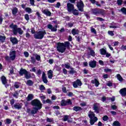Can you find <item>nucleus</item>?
Here are the masks:
<instances>
[{"label":"nucleus","mask_w":126,"mask_h":126,"mask_svg":"<svg viewBox=\"0 0 126 126\" xmlns=\"http://www.w3.org/2000/svg\"><path fill=\"white\" fill-rule=\"evenodd\" d=\"M70 47V42L69 41H65L63 42H58L57 43V51L59 53H64L65 50L67 49H69Z\"/></svg>","instance_id":"f257e3e1"},{"label":"nucleus","mask_w":126,"mask_h":126,"mask_svg":"<svg viewBox=\"0 0 126 126\" xmlns=\"http://www.w3.org/2000/svg\"><path fill=\"white\" fill-rule=\"evenodd\" d=\"M9 27L10 28H12L13 34L14 35H17V33H18L19 35H22L24 32L21 28L17 27V25H14L13 23H12L9 26Z\"/></svg>","instance_id":"f03ea898"},{"label":"nucleus","mask_w":126,"mask_h":126,"mask_svg":"<svg viewBox=\"0 0 126 126\" xmlns=\"http://www.w3.org/2000/svg\"><path fill=\"white\" fill-rule=\"evenodd\" d=\"M47 34L46 31H39V32H36L35 34H33V37L34 39L36 40H42L44 36Z\"/></svg>","instance_id":"7ed1b4c3"},{"label":"nucleus","mask_w":126,"mask_h":126,"mask_svg":"<svg viewBox=\"0 0 126 126\" xmlns=\"http://www.w3.org/2000/svg\"><path fill=\"white\" fill-rule=\"evenodd\" d=\"M31 104L32 106L35 107L34 108H36L38 110H41L42 109V106H43V104H42L40 100L38 99L32 100L31 101Z\"/></svg>","instance_id":"20e7f679"},{"label":"nucleus","mask_w":126,"mask_h":126,"mask_svg":"<svg viewBox=\"0 0 126 126\" xmlns=\"http://www.w3.org/2000/svg\"><path fill=\"white\" fill-rule=\"evenodd\" d=\"M92 12L94 15H96L97 16L98 14H100V15L104 16L105 15V10L98 8H94L92 9Z\"/></svg>","instance_id":"39448f33"},{"label":"nucleus","mask_w":126,"mask_h":126,"mask_svg":"<svg viewBox=\"0 0 126 126\" xmlns=\"http://www.w3.org/2000/svg\"><path fill=\"white\" fill-rule=\"evenodd\" d=\"M9 56L10 57L6 56L5 57V61L7 62H9L10 60L11 61H14V60H15L16 58V51L14 50L10 52Z\"/></svg>","instance_id":"423d86ee"},{"label":"nucleus","mask_w":126,"mask_h":126,"mask_svg":"<svg viewBox=\"0 0 126 126\" xmlns=\"http://www.w3.org/2000/svg\"><path fill=\"white\" fill-rule=\"evenodd\" d=\"M72 102L70 99H67L66 100L62 99L61 101V105L62 107H65V106H71Z\"/></svg>","instance_id":"0eeeda50"},{"label":"nucleus","mask_w":126,"mask_h":126,"mask_svg":"<svg viewBox=\"0 0 126 126\" xmlns=\"http://www.w3.org/2000/svg\"><path fill=\"white\" fill-rule=\"evenodd\" d=\"M77 7L79 11L83 12V8H84V3L82 0H80L79 2H77Z\"/></svg>","instance_id":"6e6552de"},{"label":"nucleus","mask_w":126,"mask_h":126,"mask_svg":"<svg viewBox=\"0 0 126 126\" xmlns=\"http://www.w3.org/2000/svg\"><path fill=\"white\" fill-rule=\"evenodd\" d=\"M1 81L2 82V84L4 85L5 88L9 87V84H7V80L6 79V77H5V76H2L1 77Z\"/></svg>","instance_id":"1a4fd4ad"},{"label":"nucleus","mask_w":126,"mask_h":126,"mask_svg":"<svg viewBox=\"0 0 126 126\" xmlns=\"http://www.w3.org/2000/svg\"><path fill=\"white\" fill-rule=\"evenodd\" d=\"M48 29H50L51 32H57L58 31V25H55L54 27L51 24L47 25Z\"/></svg>","instance_id":"9d476101"},{"label":"nucleus","mask_w":126,"mask_h":126,"mask_svg":"<svg viewBox=\"0 0 126 126\" xmlns=\"http://www.w3.org/2000/svg\"><path fill=\"white\" fill-rule=\"evenodd\" d=\"M81 85H82V82L80 79H77L73 83L74 88H77L78 86H81Z\"/></svg>","instance_id":"9b49d317"},{"label":"nucleus","mask_w":126,"mask_h":126,"mask_svg":"<svg viewBox=\"0 0 126 126\" xmlns=\"http://www.w3.org/2000/svg\"><path fill=\"white\" fill-rule=\"evenodd\" d=\"M74 9V5L71 3H67V10L68 12H71Z\"/></svg>","instance_id":"f8f14e48"},{"label":"nucleus","mask_w":126,"mask_h":126,"mask_svg":"<svg viewBox=\"0 0 126 126\" xmlns=\"http://www.w3.org/2000/svg\"><path fill=\"white\" fill-rule=\"evenodd\" d=\"M88 50L90 51V52L88 53V56H91L92 57H95V51H94V50L92 49L90 47H88Z\"/></svg>","instance_id":"ddd939ff"},{"label":"nucleus","mask_w":126,"mask_h":126,"mask_svg":"<svg viewBox=\"0 0 126 126\" xmlns=\"http://www.w3.org/2000/svg\"><path fill=\"white\" fill-rule=\"evenodd\" d=\"M89 65L92 68H95L96 67V65H97V62L95 61H91L89 63Z\"/></svg>","instance_id":"4468645a"},{"label":"nucleus","mask_w":126,"mask_h":126,"mask_svg":"<svg viewBox=\"0 0 126 126\" xmlns=\"http://www.w3.org/2000/svg\"><path fill=\"white\" fill-rule=\"evenodd\" d=\"M42 13L43 14H45V15H46V16H52V13L49 9H45L42 11Z\"/></svg>","instance_id":"2eb2a0df"},{"label":"nucleus","mask_w":126,"mask_h":126,"mask_svg":"<svg viewBox=\"0 0 126 126\" xmlns=\"http://www.w3.org/2000/svg\"><path fill=\"white\" fill-rule=\"evenodd\" d=\"M93 109L94 111V113H96V114H99V113H100V108L98 105H97L96 103L94 104Z\"/></svg>","instance_id":"dca6fc26"},{"label":"nucleus","mask_w":126,"mask_h":126,"mask_svg":"<svg viewBox=\"0 0 126 126\" xmlns=\"http://www.w3.org/2000/svg\"><path fill=\"white\" fill-rule=\"evenodd\" d=\"M119 93L121 94L122 97H126V88H124L121 89L119 91Z\"/></svg>","instance_id":"f3484780"},{"label":"nucleus","mask_w":126,"mask_h":126,"mask_svg":"<svg viewBox=\"0 0 126 126\" xmlns=\"http://www.w3.org/2000/svg\"><path fill=\"white\" fill-rule=\"evenodd\" d=\"M42 79L44 83H45L46 84L48 83V80L47 79V76H46V73L45 72H42Z\"/></svg>","instance_id":"a211bd4d"},{"label":"nucleus","mask_w":126,"mask_h":126,"mask_svg":"<svg viewBox=\"0 0 126 126\" xmlns=\"http://www.w3.org/2000/svg\"><path fill=\"white\" fill-rule=\"evenodd\" d=\"M27 71V70L23 69V68H21L19 72V74H20L21 76H23V75L26 74Z\"/></svg>","instance_id":"6ab92c4d"},{"label":"nucleus","mask_w":126,"mask_h":126,"mask_svg":"<svg viewBox=\"0 0 126 126\" xmlns=\"http://www.w3.org/2000/svg\"><path fill=\"white\" fill-rule=\"evenodd\" d=\"M91 83H92V84H95L96 87H98V86L100 85V82H99V81H98L97 79H94V80H92Z\"/></svg>","instance_id":"aec40b11"},{"label":"nucleus","mask_w":126,"mask_h":126,"mask_svg":"<svg viewBox=\"0 0 126 126\" xmlns=\"http://www.w3.org/2000/svg\"><path fill=\"white\" fill-rule=\"evenodd\" d=\"M10 41L13 44V45H15L18 43V40L16 37H10Z\"/></svg>","instance_id":"412c9836"},{"label":"nucleus","mask_w":126,"mask_h":126,"mask_svg":"<svg viewBox=\"0 0 126 126\" xmlns=\"http://www.w3.org/2000/svg\"><path fill=\"white\" fill-rule=\"evenodd\" d=\"M89 118L91 119H94V118H97L95 116V114L93 111H90L89 114H88Z\"/></svg>","instance_id":"4be33fe9"},{"label":"nucleus","mask_w":126,"mask_h":126,"mask_svg":"<svg viewBox=\"0 0 126 126\" xmlns=\"http://www.w3.org/2000/svg\"><path fill=\"white\" fill-rule=\"evenodd\" d=\"M97 121H98V118L94 117L92 119H90V124L91 126H93Z\"/></svg>","instance_id":"5701e85b"},{"label":"nucleus","mask_w":126,"mask_h":126,"mask_svg":"<svg viewBox=\"0 0 126 126\" xmlns=\"http://www.w3.org/2000/svg\"><path fill=\"white\" fill-rule=\"evenodd\" d=\"M18 12V8L17 7H15L12 10V14L13 15V16H16V14H17V13Z\"/></svg>","instance_id":"b1692460"},{"label":"nucleus","mask_w":126,"mask_h":126,"mask_svg":"<svg viewBox=\"0 0 126 126\" xmlns=\"http://www.w3.org/2000/svg\"><path fill=\"white\" fill-rule=\"evenodd\" d=\"M73 110L75 111V112H79L82 111V108L79 106H75L73 107Z\"/></svg>","instance_id":"393cba45"},{"label":"nucleus","mask_w":126,"mask_h":126,"mask_svg":"<svg viewBox=\"0 0 126 126\" xmlns=\"http://www.w3.org/2000/svg\"><path fill=\"white\" fill-rule=\"evenodd\" d=\"M43 104H49V105H53V101L50 99H47L46 100H43Z\"/></svg>","instance_id":"a878e982"},{"label":"nucleus","mask_w":126,"mask_h":126,"mask_svg":"<svg viewBox=\"0 0 126 126\" xmlns=\"http://www.w3.org/2000/svg\"><path fill=\"white\" fill-rule=\"evenodd\" d=\"M53 71L52 70H49L48 72H47V75H48V78H49V79H52L53 78Z\"/></svg>","instance_id":"bb28decb"},{"label":"nucleus","mask_w":126,"mask_h":126,"mask_svg":"<svg viewBox=\"0 0 126 126\" xmlns=\"http://www.w3.org/2000/svg\"><path fill=\"white\" fill-rule=\"evenodd\" d=\"M71 33L73 36H75V35H78L79 34V31L75 29H73Z\"/></svg>","instance_id":"cd10ccee"},{"label":"nucleus","mask_w":126,"mask_h":126,"mask_svg":"<svg viewBox=\"0 0 126 126\" xmlns=\"http://www.w3.org/2000/svg\"><path fill=\"white\" fill-rule=\"evenodd\" d=\"M25 77L26 79H30L32 76H31V73L30 72L27 71L26 73L25 74Z\"/></svg>","instance_id":"c85d7f7f"},{"label":"nucleus","mask_w":126,"mask_h":126,"mask_svg":"<svg viewBox=\"0 0 126 126\" xmlns=\"http://www.w3.org/2000/svg\"><path fill=\"white\" fill-rule=\"evenodd\" d=\"M34 98V95L32 94H28V97L27 98V101L28 102H29V101H31Z\"/></svg>","instance_id":"c756f323"},{"label":"nucleus","mask_w":126,"mask_h":126,"mask_svg":"<svg viewBox=\"0 0 126 126\" xmlns=\"http://www.w3.org/2000/svg\"><path fill=\"white\" fill-rule=\"evenodd\" d=\"M70 70L68 71L69 74H71L72 75H73L74 73H76V71L74 70V68L70 67Z\"/></svg>","instance_id":"7c9ffc66"},{"label":"nucleus","mask_w":126,"mask_h":126,"mask_svg":"<svg viewBox=\"0 0 126 126\" xmlns=\"http://www.w3.org/2000/svg\"><path fill=\"white\" fill-rule=\"evenodd\" d=\"M33 110H32L31 111V114L32 115H35V114H37V113L38 112V111H39V110L40 109H38V108H33Z\"/></svg>","instance_id":"2f4dec72"},{"label":"nucleus","mask_w":126,"mask_h":126,"mask_svg":"<svg viewBox=\"0 0 126 126\" xmlns=\"http://www.w3.org/2000/svg\"><path fill=\"white\" fill-rule=\"evenodd\" d=\"M14 107L15 109H18L19 110V109L22 108V106H21L19 103H17L14 105Z\"/></svg>","instance_id":"473e14b6"},{"label":"nucleus","mask_w":126,"mask_h":126,"mask_svg":"<svg viewBox=\"0 0 126 126\" xmlns=\"http://www.w3.org/2000/svg\"><path fill=\"white\" fill-rule=\"evenodd\" d=\"M20 84H21V83L18 82H16L14 83V87L15 88H16V89H18V88L20 87Z\"/></svg>","instance_id":"72a5a7b5"},{"label":"nucleus","mask_w":126,"mask_h":126,"mask_svg":"<svg viewBox=\"0 0 126 126\" xmlns=\"http://www.w3.org/2000/svg\"><path fill=\"white\" fill-rule=\"evenodd\" d=\"M99 51L100 52V54L102 56H105V55H106V53H107V51L104 48L100 49Z\"/></svg>","instance_id":"f704fd0d"},{"label":"nucleus","mask_w":126,"mask_h":126,"mask_svg":"<svg viewBox=\"0 0 126 126\" xmlns=\"http://www.w3.org/2000/svg\"><path fill=\"white\" fill-rule=\"evenodd\" d=\"M30 62L32 63H33V64H35V63H36V59L33 56H31Z\"/></svg>","instance_id":"c9c22d12"},{"label":"nucleus","mask_w":126,"mask_h":126,"mask_svg":"<svg viewBox=\"0 0 126 126\" xmlns=\"http://www.w3.org/2000/svg\"><path fill=\"white\" fill-rule=\"evenodd\" d=\"M27 85H28L29 86H32L33 84H34V83L33 81L31 80H29L27 81L26 83Z\"/></svg>","instance_id":"e433bc0d"},{"label":"nucleus","mask_w":126,"mask_h":126,"mask_svg":"<svg viewBox=\"0 0 126 126\" xmlns=\"http://www.w3.org/2000/svg\"><path fill=\"white\" fill-rule=\"evenodd\" d=\"M71 12L74 15H79V12L76 9H74Z\"/></svg>","instance_id":"4c0bfd02"},{"label":"nucleus","mask_w":126,"mask_h":126,"mask_svg":"<svg viewBox=\"0 0 126 126\" xmlns=\"http://www.w3.org/2000/svg\"><path fill=\"white\" fill-rule=\"evenodd\" d=\"M35 57V60L37 61V62H40L41 61V56L38 54H34Z\"/></svg>","instance_id":"58836bf2"},{"label":"nucleus","mask_w":126,"mask_h":126,"mask_svg":"<svg viewBox=\"0 0 126 126\" xmlns=\"http://www.w3.org/2000/svg\"><path fill=\"white\" fill-rule=\"evenodd\" d=\"M68 115H64L63 116V119H62V121H63V122H67V121H68Z\"/></svg>","instance_id":"ea45409f"},{"label":"nucleus","mask_w":126,"mask_h":126,"mask_svg":"<svg viewBox=\"0 0 126 126\" xmlns=\"http://www.w3.org/2000/svg\"><path fill=\"white\" fill-rule=\"evenodd\" d=\"M25 11L28 13H32V9H31L30 7H27L25 8Z\"/></svg>","instance_id":"a19ab883"},{"label":"nucleus","mask_w":126,"mask_h":126,"mask_svg":"<svg viewBox=\"0 0 126 126\" xmlns=\"http://www.w3.org/2000/svg\"><path fill=\"white\" fill-rule=\"evenodd\" d=\"M113 125L114 126H121V123L118 121H115Z\"/></svg>","instance_id":"79ce46f5"},{"label":"nucleus","mask_w":126,"mask_h":126,"mask_svg":"<svg viewBox=\"0 0 126 126\" xmlns=\"http://www.w3.org/2000/svg\"><path fill=\"white\" fill-rule=\"evenodd\" d=\"M5 39H6V37L5 36L0 35V42H4V41H5Z\"/></svg>","instance_id":"37998d69"},{"label":"nucleus","mask_w":126,"mask_h":126,"mask_svg":"<svg viewBox=\"0 0 126 126\" xmlns=\"http://www.w3.org/2000/svg\"><path fill=\"white\" fill-rule=\"evenodd\" d=\"M120 10L121 12L123 13V14H125V15H126V8H125V7H123Z\"/></svg>","instance_id":"c03bdc74"},{"label":"nucleus","mask_w":126,"mask_h":126,"mask_svg":"<svg viewBox=\"0 0 126 126\" xmlns=\"http://www.w3.org/2000/svg\"><path fill=\"white\" fill-rule=\"evenodd\" d=\"M117 77L119 81H123V80H124V79H123V77H122V76H121V75L119 74H118L117 75Z\"/></svg>","instance_id":"a18cd8bd"},{"label":"nucleus","mask_w":126,"mask_h":126,"mask_svg":"<svg viewBox=\"0 0 126 126\" xmlns=\"http://www.w3.org/2000/svg\"><path fill=\"white\" fill-rule=\"evenodd\" d=\"M46 122H47V123H53V122H54V118H49L47 117Z\"/></svg>","instance_id":"49530a36"},{"label":"nucleus","mask_w":126,"mask_h":126,"mask_svg":"<svg viewBox=\"0 0 126 126\" xmlns=\"http://www.w3.org/2000/svg\"><path fill=\"white\" fill-rule=\"evenodd\" d=\"M68 27H69V28H71V27H73V25H74V23L73 22H69L67 24Z\"/></svg>","instance_id":"de8ad7c7"},{"label":"nucleus","mask_w":126,"mask_h":126,"mask_svg":"<svg viewBox=\"0 0 126 126\" xmlns=\"http://www.w3.org/2000/svg\"><path fill=\"white\" fill-rule=\"evenodd\" d=\"M108 120H109V117H108V116L107 115L104 116L102 117V120H103L104 122H107V121H108Z\"/></svg>","instance_id":"09e8293b"},{"label":"nucleus","mask_w":126,"mask_h":126,"mask_svg":"<svg viewBox=\"0 0 126 126\" xmlns=\"http://www.w3.org/2000/svg\"><path fill=\"white\" fill-rule=\"evenodd\" d=\"M18 95H19L18 92L16 91V92H15L14 94H13V97H15V98H18Z\"/></svg>","instance_id":"8fccbe9b"},{"label":"nucleus","mask_w":126,"mask_h":126,"mask_svg":"<svg viewBox=\"0 0 126 126\" xmlns=\"http://www.w3.org/2000/svg\"><path fill=\"white\" fill-rule=\"evenodd\" d=\"M123 2H124L123 0H117V1L118 5H122V4H123Z\"/></svg>","instance_id":"3c124183"},{"label":"nucleus","mask_w":126,"mask_h":126,"mask_svg":"<svg viewBox=\"0 0 126 126\" xmlns=\"http://www.w3.org/2000/svg\"><path fill=\"white\" fill-rule=\"evenodd\" d=\"M25 19L27 20V21H29L30 20V18H29V15L28 14H26L25 15Z\"/></svg>","instance_id":"603ef678"},{"label":"nucleus","mask_w":126,"mask_h":126,"mask_svg":"<svg viewBox=\"0 0 126 126\" xmlns=\"http://www.w3.org/2000/svg\"><path fill=\"white\" fill-rule=\"evenodd\" d=\"M65 68H67V69H69L70 68V63H67L66 64H64Z\"/></svg>","instance_id":"864d4df0"},{"label":"nucleus","mask_w":126,"mask_h":126,"mask_svg":"<svg viewBox=\"0 0 126 126\" xmlns=\"http://www.w3.org/2000/svg\"><path fill=\"white\" fill-rule=\"evenodd\" d=\"M96 20H98V21H100L101 22H102L103 21H105V20L101 17H96Z\"/></svg>","instance_id":"5fc2aeb1"},{"label":"nucleus","mask_w":126,"mask_h":126,"mask_svg":"<svg viewBox=\"0 0 126 126\" xmlns=\"http://www.w3.org/2000/svg\"><path fill=\"white\" fill-rule=\"evenodd\" d=\"M91 32L94 34H97V31H96V30L94 28L91 29Z\"/></svg>","instance_id":"6e6d98bb"},{"label":"nucleus","mask_w":126,"mask_h":126,"mask_svg":"<svg viewBox=\"0 0 126 126\" xmlns=\"http://www.w3.org/2000/svg\"><path fill=\"white\" fill-rule=\"evenodd\" d=\"M108 34L109 35H110V36H114V35H115V34H114V32L113 31H109L108 32Z\"/></svg>","instance_id":"4d7b16f0"},{"label":"nucleus","mask_w":126,"mask_h":126,"mask_svg":"<svg viewBox=\"0 0 126 126\" xmlns=\"http://www.w3.org/2000/svg\"><path fill=\"white\" fill-rule=\"evenodd\" d=\"M11 123V120L9 119H6V122L5 124H7V125H9Z\"/></svg>","instance_id":"13d9d810"},{"label":"nucleus","mask_w":126,"mask_h":126,"mask_svg":"<svg viewBox=\"0 0 126 126\" xmlns=\"http://www.w3.org/2000/svg\"><path fill=\"white\" fill-rule=\"evenodd\" d=\"M2 21H3V18H2V15H0V25L2 24Z\"/></svg>","instance_id":"bf43d9fd"},{"label":"nucleus","mask_w":126,"mask_h":126,"mask_svg":"<svg viewBox=\"0 0 126 126\" xmlns=\"http://www.w3.org/2000/svg\"><path fill=\"white\" fill-rule=\"evenodd\" d=\"M104 71L105 72H111L112 69H109V68H105V69H104Z\"/></svg>","instance_id":"052dcab7"},{"label":"nucleus","mask_w":126,"mask_h":126,"mask_svg":"<svg viewBox=\"0 0 126 126\" xmlns=\"http://www.w3.org/2000/svg\"><path fill=\"white\" fill-rule=\"evenodd\" d=\"M36 15L38 17V19H41V14H40V13L39 12H37L36 13Z\"/></svg>","instance_id":"680f3d73"},{"label":"nucleus","mask_w":126,"mask_h":126,"mask_svg":"<svg viewBox=\"0 0 126 126\" xmlns=\"http://www.w3.org/2000/svg\"><path fill=\"white\" fill-rule=\"evenodd\" d=\"M39 89H40V90L41 91H43V90H45V87L44 86V85H40V86Z\"/></svg>","instance_id":"e2e57ef3"},{"label":"nucleus","mask_w":126,"mask_h":126,"mask_svg":"<svg viewBox=\"0 0 126 126\" xmlns=\"http://www.w3.org/2000/svg\"><path fill=\"white\" fill-rule=\"evenodd\" d=\"M31 32L32 34H36V31H35V29L34 28H32L31 29Z\"/></svg>","instance_id":"0e129e2a"},{"label":"nucleus","mask_w":126,"mask_h":126,"mask_svg":"<svg viewBox=\"0 0 126 126\" xmlns=\"http://www.w3.org/2000/svg\"><path fill=\"white\" fill-rule=\"evenodd\" d=\"M118 107L116 106V105H113L111 106V109H112V110H117Z\"/></svg>","instance_id":"69168bd1"},{"label":"nucleus","mask_w":126,"mask_h":126,"mask_svg":"<svg viewBox=\"0 0 126 126\" xmlns=\"http://www.w3.org/2000/svg\"><path fill=\"white\" fill-rule=\"evenodd\" d=\"M24 56L25 58H28V57H29V53L28 52H25Z\"/></svg>","instance_id":"338daca9"},{"label":"nucleus","mask_w":126,"mask_h":126,"mask_svg":"<svg viewBox=\"0 0 126 126\" xmlns=\"http://www.w3.org/2000/svg\"><path fill=\"white\" fill-rule=\"evenodd\" d=\"M62 91L63 93H66V88L64 87L62 88Z\"/></svg>","instance_id":"774afa93"}]
</instances>
